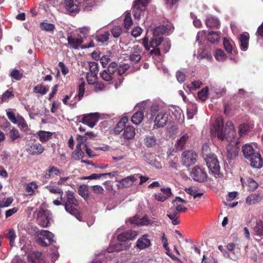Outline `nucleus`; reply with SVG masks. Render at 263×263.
<instances>
[{
  "label": "nucleus",
  "instance_id": "ea45409f",
  "mask_svg": "<svg viewBox=\"0 0 263 263\" xmlns=\"http://www.w3.org/2000/svg\"><path fill=\"white\" fill-rule=\"evenodd\" d=\"M78 194L84 199H86L88 196V189L86 185H81L78 189Z\"/></svg>",
  "mask_w": 263,
  "mask_h": 263
},
{
  "label": "nucleus",
  "instance_id": "dca6fc26",
  "mask_svg": "<svg viewBox=\"0 0 263 263\" xmlns=\"http://www.w3.org/2000/svg\"><path fill=\"white\" fill-rule=\"evenodd\" d=\"M68 46L73 49H78L83 42L81 37H75L70 33L67 35Z\"/></svg>",
  "mask_w": 263,
  "mask_h": 263
},
{
  "label": "nucleus",
  "instance_id": "393cba45",
  "mask_svg": "<svg viewBox=\"0 0 263 263\" xmlns=\"http://www.w3.org/2000/svg\"><path fill=\"white\" fill-rule=\"evenodd\" d=\"M253 230L255 235L260 237H263V221L256 220L255 225L253 227Z\"/></svg>",
  "mask_w": 263,
  "mask_h": 263
},
{
  "label": "nucleus",
  "instance_id": "412c9836",
  "mask_svg": "<svg viewBox=\"0 0 263 263\" xmlns=\"http://www.w3.org/2000/svg\"><path fill=\"white\" fill-rule=\"evenodd\" d=\"M206 27L210 29L219 28L220 25L219 21L214 16H210L205 21Z\"/></svg>",
  "mask_w": 263,
  "mask_h": 263
},
{
  "label": "nucleus",
  "instance_id": "c756f323",
  "mask_svg": "<svg viewBox=\"0 0 263 263\" xmlns=\"http://www.w3.org/2000/svg\"><path fill=\"white\" fill-rule=\"evenodd\" d=\"M144 114L142 110L138 111L132 117V122L136 124H139L143 120Z\"/></svg>",
  "mask_w": 263,
  "mask_h": 263
},
{
  "label": "nucleus",
  "instance_id": "f3484780",
  "mask_svg": "<svg viewBox=\"0 0 263 263\" xmlns=\"http://www.w3.org/2000/svg\"><path fill=\"white\" fill-rule=\"evenodd\" d=\"M161 193H156L154 195L155 198L158 201L164 202L172 195V192L170 187L161 188Z\"/></svg>",
  "mask_w": 263,
  "mask_h": 263
},
{
  "label": "nucleus",
  "instance_id": "69168bd1",
  "mask_svg": "<svg viewBox=\"0 0 263 263\" xmlns=\"http://www.w3.org/2000/svg\"><path fill=\"white\" fill-rule=\"evenodd\" d=\"M128 68V65L125 64L121 65L118 68H117L116 73H117L118 75L121 76L124 74Z\"/></svg>",
  "mask_w": 263,
  "mask_h": 263
},
{
  "label": "nucleus",
  "instance_id": "ddd939ff",
  "mask_svg": "<svg viewBox=\"0 0 263 263\" xmlns=\"http://www.w3.org/2000/svg\"><path fill=\"white\" fill-rule=\"evenodd\" d=\"M98 121V115L97 113H90L87 115H84L82 119V122L92 128L96 124Z\"/></svg>",
  "mask_w": 263,
  "mask_h": 263
},
{
  "label": "nucleus",
  "instance_id": "c9c22d12",
  "mask_svg": "<svg viewBox=\"0 0 263 263\" xmlns=\"http://www.w3.org/2000/svg\"><path fill=\"white\" fill-rule=\"evenodd\" d=\"M61 174V171L54 166H50L46 174V178L54 177Z\"/></svg>",
  "mask_w": 263,
  "mask_h": 263
},
{
  "label": "nucleus",
  "instance_id": "1a4fd4ad",
  "mask_svg": "<svg viewBox=\"0 0 263 263\" xmlns=\"http://www.w3.org/2000/svg\"><path fill=\"white\" fill-rule=\"evenodd\" d=\"M206 165L209 170V173L214 175H218L220 173V167L219 162L217 159V156L211 155L210 157L206 158L205 160Z\"/></svg>",
  "mask_w": 263,
  "mask_h": 263
},
{
  "label": "nucleus",
  "instance_id": "58836bf2",
  "mask_svg": "<svg viewBox=\"0 0 263 263\" xmlns=\"http://www.w3.org/2000/svg\"><path fill=\"white\" fill-rule=\"evenodd\" d=\"M223 46L226 51L229 53H232L233 51V42L229 39L224 37L223 41Z\"/></svg>",
  "mask_w": 263,
  "mask_h": 263
},
{
  "label": "nucleus",
  "instance_id": "e2e57ef3",
  "mask_svg": "<svg viewBox=\"0 0 263 263\" xmlns=\"http://www.w3.org/2000/svg\"><path fill=\"white\" fill-rule=\"evenodd\" d=\"M69 177L60 178L57 182V184L60 186L70 185L71 182H69Z\"/></svg>",
  "mask_w": 263,
  "mask_h": 263
},
{
  "label": "nucleus",
  "instance_id": "5701e85b",
  "mask_svg": "<svg viewBox=\"0 0 263 263\" xmlns=\"http://www.w3.org/2000/svg\"><path fill=\"white\" fill-rule=\"evenodd\" d=\"M262 200L260 194L258 193H255L249 195L246 198V203L249 205L255 204Z\"/></svg>",
  "mask_w": 263,
  "mask_h": 263
},
{
  "label": "nucleus",
  "instance_id": "37998d69",
  "mask_svg": "<svg viewBox=\"0 0 263 263\" xmlns=\"http://www.w3.org/2000/svg\"><path fill=\"white\" fill-rule=\"evenodd\" d=\"M48 91V89L42 84L37 85L33 88L34 92L36 93H40L41 95H45Z\"/></svg>",
  "mask_w": 263,
  "mask_h": 263
},
{
  "label": "nucleus",
  "instance_id": "bb28decb",
  "mask_svg": "<svg viewBox=\"0 0 263 263\" xmlns=\"http://www.w3.org/2000/svg\"><path fill=\"white\" fill-rule=\"evenodd\" d=\"M145 10L140 5L134 3L133 6V13L135 19L139 20Z\"/></svg>",
  "mask_w": 263,
  "mask_h": 263
},
{
  "label": "nucleus",
  "instance_id": "2eb2a0df",
  "mask_svg": "<svg viewBox=\"0 0 263 263\" xmlns=\"http://www.w3.org/2000/svg\"><path fill=\"white\" fill-rule=\"evenodd\" d=\"M151 245L149 236L148 234H144L139 238L136 242V247L139 250H144L148 248Z\"/></svg>",
  "mask_w": 263,
  "mask_h": 263
},
{
  "label": "nucleus",
  "instance_id": "de8ad7c7",
  "mask_svg": "<svg viewBox=\"0 0 263 263\" xmlns=\"http://www.w3.org/2000/svg\"><path fill=\"white\" fill-rule=\"evenodd\" d=\"M248 190L251 191H255L258 186V184L253 179L249 178L247 179Z\"/></svg>",
  "mask_w": 263,
  "mask_h": 263
},
{
  "label": "nucleus",
  "instance_id": "f257e3e1",
  "mask_svg": "<svg viewBox=\"0 0 263 263\" xmlns=\"http://www.w3.org/2000/svg\"><path fill=\"white\" fill-rule=\"evenodd\" d=\"M228 123L227 124V126H228V127L225 128L223 130V122L221 123L218 119H217L211 129L212 135L217 137L219 139L222 141L224 139L230 140L231 139L233 138L236 135L234 125L231 122L230 123V125H228Z\"/></svg>",
  "mask_w": 263,
  "mask_h": 263
},
{
  "label": "nucleus",
  "instance_id": "c03bdc74",
  "mask_svg": "<svg viewBox=\"0 0 263 263\" xmlns=\"http://www.w3.org/2000/svg\"><path fill=\"white\" fill-rule=\"evenodd\" d=\"M38 135L40 140L42 142L48 141L52 136V133L48 132L41 130L39 132Z\"/></svg>",
  "mask_w": 263,
  "mask_h": 263
},
{
  "label": "nucleus",
  "instance_id": "6ab92c4d",
  "mask_svg": "<svg viewBox=\"0 0 263 263\" xmlns=\"http://www.w3.org/2000/svg\"><path fill=\"white\" fill-rule=\"evenodd\" d=\"M138 235V232L135 231L128 230L118 236V240L120 242H125L127 240H133Z\"/></svg>",
  "mask_w": 263,
  "mask_h": 263
},
{
  "label": "nucleus",
  "instance_id": "f03ea898",
  "mask_svg": "<svg viewBox=\"0 0 263 263\" xmlns=\"http://www.w3.org/2000/svg\"><path fill=\"white\" fill-rule=\"evenodd\" d=\"M165 32L166 29L164 26H160L156 27L154 30L153 35L151 39L149 45L148 44V39L145 36L142 40V44L145 49L148 50L150 47L154 48L160 45L163 41L162 35Z\"/></svg>",
  "mask_w": 263,
  "mask_h": 263
},
{
  "label": "nucleus",
  "instance_id": "a211bd4d",
  "mask_svg": "<svg viewBox=\"0 0 263 263\" xmlns=\"http://www.w3.org/2000/svg\"><path fill=\"white\" fill-rule=\"evenodd\" d=\"M44 147L39 143H33L28 145L26 151L30 155H38L42 153Z\"/></svg>",
  "mask_w": 263,
  "mask_h": 263
},
{
  "label": "nucleus",
  "instance_id": "864d4df0",
  "mask_svg": "<svg viewBox=\"0 0 263 263\" xmlns=\"http://www.w3.org/2000/svg\"><path fill=\"white\" fill-rule=\"evenodd\" d=\"M132 24L133 20L131 17V14L129 12L126 13L124 20V27L128 29Z\"/></svg>",
  "mask_w": 263,
  "mask_h": 263
},
{
  "label": "nucleus",
  "instance_id": "39448f33",
  "mask_svg": "<svg viewBox=\"0 0 263 263\" xmlns=\"http://www.w3.org/2000/svg\"><path fill=\"white\" fill-rule=\"evenodd\" d=\"M151 115L152 117H155L154 127H163L167 121V115L163 110L160 109L157 105H152L151 108Z\"/></svg>",
  "mask_w": 263,
  "mask_h": 263
},
{
  "label": "nucleus",
  "instance_id": "cd10ccee",
  "mask_svg": "<svg viewBox=\"0 0 263 263\" xmlns=\"http://www.w3.org/2000/svg\"><path fill=\"white\" fill-rule=\"evenodd\" d=\"M121 242H122L118 241L115 244H111L107 249L108 252L111 253L125 249L127 246L124 243H122Z\"/></svg>",
  "mask_w": 263,
  "mask_h": 263
},
{
  "label": "nucleus",
  "instance_id": "7c9ffc66",
  "mask_svg": "<svg viewBox=\"0 0 263 263\" xmlns=\"http://www.w3.org/2000/svg\"><path fill=\"white\" fill-rule=\"evenodd\" d=\"M220 32L210 31L208 35V40L211 43L218 42L220 38Z\"/></svg>",
  "mask_w": 263,
  "mask_h": 263
},
{
  "label": "nucleus",
  "instance_id": "9d476101",
  "mask_svg": "<svg viewBox=\"0 0 263 263\" xmlns=\"http://www.w3.org/2000/svg\"><path fill=\"white\" fill-rule=\"evenodd\" d=\"M239 142L231 143L227 147V158L229 163L238 156L240 151Z\"/></svg>",
  "mask_w": 263,
  "mask_h": 263
},
{
  "label": "nucleus",
  "instance_id": "e433bc0d",
  "mask_svg": "<svg viewBox=\"0 0 263 263\" xmlns=\"http://www.w3.org/2000/svg\"><path fill=\"white\" fill-rule=\"evenodd\" d=\"M214 57L216 60L218 61H224L226 60L227 58V54L224 53L223 50L220 49L216 50Z\"/></svg>",
  "mask_w": 263,
  "mask_h": 263
},
{
  "label": "nucleus",
  "instance_id": "c85d7f7f",
  "mask_svg": "<svg viewBox=\"0 0 263 263\" xmlns=\"http://www.w3.org/2000/svg\"><path fill=\"white\" fill-rule=\"evenodd\" d=\"M45 187L49 191V192L52 194H59L60 195V198L61 200H62L63 198V190L59 187L57 186L54 185H51L50 184L47 185L45 186Z\"/></svg>",
  "mask_w": 263,
  "mask_h": 263
},
{
  "label": "nucleus",
  "instance_id": "aec40b11",
  "mask_svg": "<svg viewBox=\"0 0 263 263\" xmlns=\"http://www.w3.org/2000/svg\"><path fill=\"white\" fill-rule=\"evenodd\" d=\"M138 179V175L134 174L120 180L119 182L123 187H128L132 186L134 184V182L137 181Z\"/></svg>",
  "mask_w": 263,
  "mask_h": 263
},
{
  "label": "nucleus",
  "instance_id": "0eeeda50",
  "mask_svg": "<svg viewBox=\"0 0 263 263\" xmlns=\"http://www.w3.org/2000/svg\"><path fill=\"white\" fill-rule=\"evenodd\" d=\"M37 241L42 246H47L53 242V234L47 230H41L36 232Z\"/></svg>",
  "mask_w": 263,
  "mask_h": 263
},
{
  "label": "nucleus",
  "instance_id": "8fccbe9b",
  "mask_svg": "<svg viewBox=\"0 0 263 263\" xmlns=\"http://www.w3.org/2000/svg\"><path fill=\"white\" fill-rule=\"evenodd\" d=\"M85 83L83 79H80V83L79 84V91H78V97L79 99L80 100L82 97H83L85 91Z\"/></svg>",
  "mask_w": 263,
  "mask_h": 263
},
{
  "label": "nucleus",
  "instance_id": "f704fd0d",
  "mask_svg": "<svg viewBox=\"0 0 263 263\" xmlns=\"http://www.w3.org/2000/svg\"><path fill=\"white\" fill-rule=\"evenodd\" d=\"M84 152L81 149V144H77L76 149L72 154V158L74 160H79L84 157Z\"/></svg>",
  "mask_w": 263,
  "mask_h": 263
},
{
  "label": "nucleus",
  "instance_id": "a878e982",
  "mask_svg": "<svg viewBox=\"0 0 263 263\" xmlns=\"http://www.w3.org/2000/svg\"><path fill=\"white\" fill-rule=\"evenodd\" d=\"M123 130L122 135L127 139L133 138L135 135V129L132 126H127L123 128Z\"/></svg>",
  "mask_w": 263,
  "mask_h": 263
},
{
  "label": "nucleus",
  "instance_id": "4be33fe9",
  "mask_svg": "<svg viewBox=\"0 0 263 263\" xmlns=\"http://www.w3.org/2000/svg\"><path fill=\"white\" fill-rule=\"evenodd\" d=\"M242 152L245 158L248 160L256 152L251 145L246 144L242 147Z\"/></svg>",
  "mask_w": 263,
  "mask_h": 263
},
{
  "label": "nucleus",
  "instance_id": "3c124183",
  "mask_svg": "<svg viewBox=\"0 0 263 263\" xmlns=\"http://www.w3.org/2000/svg\"><path fill=\"white\" fill-rule=\"evenodd\" d=\"M13 97L14 95L12 92L9 90H7L1 97V102H7Z\"/></svg>",
  "mask_w": 263,
  "mask_h": 263
},
{
  "label": "nucleus",
  "instance_id": "20e7f679",
  "mask_svg": "<svg viewBox=\"0 0 263 263\" xmlns=\"http://www.w3.org/2000/svg\"><path fill=\"white\" fill-rule=\"evenodd\" d=\"M66 200L63 201V205L65 210L70 214L74 216L78 219L80 220L81 216L78 211L74 207L78 206L79 202L76 199L73 192L68 191L66 193Z\"/></svg>",
  "mask_w": 263,
  "mask_h": 263
},
{
  "label": "nucleus",
  "instance_id": "49530a36",
  "mask_svg": "<svg viewBox=\"0 0 263 263\" xmlns=\"http://www.w3.org/2000/svg\"><path fill=\"white\" fill-rule=\"evenodd\" d=\"M15 110L13 109H8L6 110V114L9 120L13 123L16 122L17 116L15 115Z\"/></svg>",
  "mask_w": 263,
  "mask_h": 263
},
{
  "label": "nucleus",
  "instance_id": "7ed1b4c3",
  "mask_svg": "<svg viewBox=\"0 0 263 263\" xmlns=\"http://www.w3.org/2000/svg\"><path fill=\"white\" fill-rule=\"evenodd\" d=\"M66 10L69 13L78 12L82 8L84 10H90L92 6V0H65Z\"/></svg>",
  "mask_w": 263,
  "mask_h": 263
},
{
  "label": "nucleus",
  "instance_id": "774afa93",
  "mask_svg": "<svg viewBox=\"0 0 263 263\" xmlns=\"http://www.w3.org/2000/svg\"><path fill=\"white\" fill-rule=\"evenodd\" d=\"M122 32L121 28L119 26H115L111 30V33L115 37H118Z\"/></svg>",
  "mask_w": 263,
  "mask_h": 263
},
{
  "label": "nucleus",
  "instance_id": "2f4dec72",
  "mask_svg": "<svg viewBox=\"0 0 263 263\" xmlns=\"http://www.w3.org/2000/svg\"><path fill=\"white\" fill-rule=\"evenodd\" d=\"M253 128L252 125L248 124H242L239 127V135L240 137L246 135L251 129Z\"/></svg>",
  "mask_w": 263,
  "mask_h": 263
},
{
  "label": "nucleus",
  "instance_id": "9b49d317",
  "mask_svg": "<svg viewBox=\"0 0 263 263\" xmlns=\"http://www.w3.org/2000/svg\"><path fill=\"white\" fill-rule=\"evenodd\" d=\"M117 64L115 62H111L108 66L107 69L104 70L100 73V76L106 81H111L116 73Z\"/></svg>",
  "mask_w": 263,
  "mask_h": 263
},
{
  "label": "nucleus",
  "instance_id": "4c0bfd02",
  "mask_svg": "<svg viewBox=\"0 0 263 263\" xmlns=\"http://www.w3.org/2000/svg\"><path fill=\"white\" fill-rule=\"evenodd\" d=\"M185 191L187 194L193 196L194 199L197 197H201L203 195L202 193H198L195 187L191 186L189 188H185Z\"/></svg>",
  "mask_w": 263,
  "mask_h": 263
},
{
  "label": "nucleus",
  "instance_id": "79ce46f5",
  "mask_svg": "<svg viewBox=\"0 0 263 263\" xmlns=\"http://www.w3.org/2000/svg\"><path fill=\"white\" fill-rule=\"evenodd\" d=\"M211 150L208 144L205 143L203 144L202 147V154L204 160L206 159V158L210 157L211 155H214V154L210 152Z\"/></svg>",
  "mask_w": 263,
  "mask_h": 263
},
{
  "label": "nucleus",
  "instance_id": "4468645a",
  "mask_svg": "<svg viewBox=\"0 0 263 263\" xmlns=\"http://www.w3.org/2000/svg\"><path fill=\"white\" fill-rule=\"evenodd\" d=\"M248 160L250 161L251 166L255 168H260L263 166V159L260 154L256 152Z\"/></svg>",
  "mask_w": 263,
  "mask_h": 263
},
{
  "label": "nucleus",
  "instance_id": "f8f14e48",
  "mask_svg": "<svg viewBox=\"0 0 263 263\" xmlns=\"http://www.w3.org/2000/svg\"><path fill=\"white\" fill-rule=\"evenodd\" d=\"M197 158L196 153L193 151L184 152L182 155V164L186 167L194 164Z\"/></svg>",
  "mask_w": 263,
  "mask_h": 263
},
{
  "label": "nucleus",
  "instance_id": "a18cd8bd",
  "mask_svg": "<svg viewBox=\"0 0 263 263\" xmlns=\"http://www.w3.org/2000/svg\"><path fill=\"white\" fill-rule=\"evenodd\" d=\"M14 124H17L20 128L22 129H26L27 128V124L23 117L20 116L19 115H17V119L16 120V122Z\"/></svg>",
  "mask_w": 263,
  "mask_h": 263
},
{
  "label": "nucleus",
  "instance_id": "603ef678",
  "mask_svg": "<svg viewBox=\"0 0 263 263\" xmlns=\"http://www.w3.org/2000/svg\"><path fill=\"white\" fill-rule=\"evenodd\" d=\"M109 33L108 32H105L104 33L99 34L96 36L97 40L101 43H104L108 41L109 39Z\"/></svg>",
  "mask_w": 263,
  "mask_h": 263
},
{
  "label": "nucleus",
  "instance_id": "a19ab883",
  "mask_svg": "<svg viewBox=\"0 0 263 263\" xmlns=\"http://www.w3.org/2000/svg\"><path fill=\"white\" fill-rule=\"evenodd\" d=\"M144 141V144L147 147H153L156 144V139L154 136H147Z\"/></svg>",
  "mask_w": 263,
  "mask_h": 263
},
{
  "label": "nucleus",
  "instance_id": "0e129e2a",
  "mask_svg": "<svg viewBox=\"0 0 263 263\" xmlns=\"http://www.w3.org/2000/svg\"><path fill=\"white\" fill-rule=\"evenodd\" d=\"M10 76L16 80H20L23 77V73L20 72L17 69H13L10 73Z\"/></svg>",
  "mask_w": 263,
  "mask_h": 263
},
{
  "label": "nucleus",
  "instance_id": "13d9d810",
  "mask_svg": "<svg viewBox=\"0 0 263 263\" xmlns=\"http://www.w3.org/2000/svg\"><path fill=\"white\" fill-rule=\"evenodd\" d=\"M208 88H203L198 92L197 96L198 98L202 101H205L208 98Z\"/></svg>",
  "mask_w": 263,
  "mask_h": 263
},
{
  "label": "nucleus",
  "instance_id": "4d7b16f0",
  "mask_svg": "<svg viewBox=\"0 0 263 263\" xmlns=\"http://www.w3.org/2000/svg\"><path fill=\"white\" fill-rule=\"evenodd\" d=\"M110 53H108L106 55H104L100 58V62L102 64V66L105 67L108 64L109 62L110 61Z\"/></svg>",
  "mask_w": 263,
  "mask_h": 263
},
{
  "label": "nucleus",
  "instance_id": "6e6d98bb",
  "mask_svg": "<svg viewBox=\"0 0 263 263\" xmlns=\"http://www.w3.org/2000/svg\"><path fill=\"white\" fill-rule=\"evenodd\" d=\"M89 66L90 72L88 73L97 76L98 72V64L95 62H90Z\"/></svg>",
  "mask_w": 263,
  "mask_h": 263
},
{
  "label": "nucleus",
  "instance_id": "5fc2aeb1",
  "mask_svg": "<svg viewBox=\"0 0 263 263\" xmlns=\"http://www.w3.org/2000/svg\"><path fill=\"white\" fill-rule=\"evenodd\" d=\"M7 237L9 239L10 241V245L11 247L13 246L16 236L15 231L13 229L9 230V233L7 234Z\"/></svg>",
  "mask_w": 263,
  "mask_h": 263
},
{
  "label": "nucleus",
  "instance_id": "72a5a7b5",
  "mask_svg": "<svg viewBox=\"0 0 263 263\" xmlns=\"http://www.w3.org/2000/svg\"><path fill=\"white\" fill-rule=\"evenodd\" d=\"M128 121V118L126 117H124L121 119L120 121L118 123L117 127L115 129L116 133L119 134L123 130V128L126 127V123Z\"/></svg>",
  "mask_w": 263,
  "mask_h": 263
},
{
  "label": "nucleus",
  "instance_id": "6e6552de",
  "mask_svg": "<svg viewBox=\"0 0 263 263\" xmlns=\"http://www.w3.org/2000/svg\"><path fill=\"white\" fill-rule=\"evenodd\" d=\"M191 177L195 181L203 182L207 180L208 174L204 168L196 165L192 170Z\"/></svg>",
  "mask_w": 263,
  "mask_h": 263
},
{
  "label": "nucleus",
  "instance_id": "338daca9",
  "mask_svg": "<svg viewBox=\"0 0 263 263\" xmlns=\"http://www.w3.org/2000/svg\"><path fill=\"white\" fill-rule=\"evenodd\" d=\"M86 79L89 84H94L97 81V76L87 73Z\"/></svg>",
  "mask_w": 263,
  "mask_h": 263
},
{
  "label": "nucleus",
  "instance_id": "09e8293b",
  "mask_svg": "<svg viewBox=\"0 0 263 263\" xmlns=\"http://www.w3.org/2000/svg\"><path fill=\"white\" fill-rule=\"evenodd\" d=\"M162 241L163 243V246L166 250V253L168 255L171 256L173 259H177V257L173 256L170 252V250L168 247L167 240L165 237L164 233L163 234L162 236Z\"/></svg>",
  "mask_w": 263,
  "mask_h": 263
},
{
  "label": "nucleus",
  "instance_id": "bf43d9fd",
  "mask_svg": "<svg viewBox=\"0 0 263 263\" xmlns=\"http://www.w3.org/2000/svg\"><path fill=\"white\" fill-rule=\"evenodd\" d=\"M20 137L19 132L15 129H12L9 132V137L11 141H14Z\"/></svg>",
  "mask_w": 263,
  "mask_h": 263
},
{
  "label": "nucleus",
  "instance_id": "473e14b6",
  "mask_svg": "<svg viewBox=\"0 0 263 263\" xmlns=\"http://www.w3.org/2000/svg\"><path fill=\"white\" fill-rule=\"evenodd\" d=\"M37 184L35 182L33 181L27 184L26 191L28 193L29 195H32L37 191Z\"/></svg>",
  "mask_w": 263,
  "mask_h": 263
},
{
  "label": "nucleus",
  "instance_id": "680f3d73",
  "mask_svg": "<svg viewBox=\"0 0 263 263\" xmlns=\"http://www.w3.org/2000/svg\"><path fill=\"white\" fill-rule=\"evenodd\" d=\"M40 26L42 29L47 31H53L55 28L54 25L50 23H41Z\"/></svg>",
  "mask_w": 263,
  "mask_h": 263
},
{
  "label": "nucleus",
  "instance_id": "052dcab7",
  "mask_svg": "<svg viewBox=\"0 0 263 263\" xmlns=\"http://www.w3.org/2000/svg\"><path fill=\"white\" fill-rule=\"evenodd\" d=\"M13 201V198L11 197L4 198L0 200V207L4 208L9 206Z\"/></svg>",
  "mask_w": 263,
  "mask_h": 263
},
{
  "label": "nucleus",
  "instance_id": "b1692460",
  "mask_svg": "<svg viewBox=\"0 0 263 263\" xmlns=\"http://www.w3.org/2000/svg\"><path fill=\"white\" fill-rule=\"evenodd\" d=\"M240 48L243 51H246L248 48L249 36L245 33L241 34L239 37Z\"/></svg>",
  "mask_w": 263,
  "mask_h": 263
},
{
  "label": "nucleus",
  "instance_id": "423d86ee",
  "mask_svg": "<svg viewBox=\"0 0 263 263\" xmlns=\"http://www.w3.org/2000/svg\"><path fill=\"white\" fill-rule=\"evenodd\" d=\"M37 220L39 225L43 228L49 227L52 221L51 213L49 210L41 208L37 212Z\"/></svg>",
  "mask_w": 263,
  "mask_h": 263
}]
</instances>
